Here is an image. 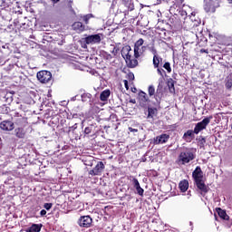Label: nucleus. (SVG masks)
<instances>
[{
    "instance_id": "nucleus-12",
    "label": "nucleus",
    "mask_w": 232,
    "mask_h": 232,
    "mask_svg": "<svg viewBox=\"0 0 232 232\" xmlns=\"http://www.w3.org/2000/svg\"><path fill=\"white\" fill-rule=\"evenodd\" d=\"M169 140V135L161 134L153 139V144H156V145L166 144V142H168Z\"/></svg>"
},
{
    "instance_id": "nucleus-50",
    "label": "nucleus",
    "mask_w": 232,
    "mask_h": 232,
    "mask_svg": "<svg viewBox=\"0 0 232 232\" xmlns=\"http://www.w3.org/2000/svg\"><path fill=\"white\" fill-rule=\"evenodd\" d=\"M191 21H193V18H191Z\"/></svg>"
},
{
    "instance_id": "nucleus-13",
    "label": "nucleus",
    "mask_w": 232,
    "mask_h": 232,
    "mask_svg": "<svg viewBox=\"0 0 232 232\" xmlns=\"http://www.w3.org/2000/svg\"><path fill=\"white\" fill-rule=\"evenodd\" d=\"M0 128L4 131H12L15 128L14 123L10 121H4L0 123Z\"/></svg>"
},
{
    "instance_id": "nucleus-38",
    "label": "nucleus",
    "mask_w": 232,
    "mask_h": 232,
    "mask_svg": "<svg viewBox=\"0 0 232 232\" xmlns=\"http://www.w3.org/2000/svg\"><path fill=\"white\" fill-rule=\"evenodd\" d=\"M84 133H85L86 135H90V133H92V128L86 127V128L84 129Z\"/></svg>"
},
{
    "instance_id": "nucleus-49",
    "label": "nucleus",
    "mask_w": 232,
    "mask_h": 232,
    "mask_svg": "<svg viewBox=\"0 0 232 232\" xmlns=\"http://www.w3.org/2000/svg\"><path fill=\"white\" fill-rule=\"evenodd\" d=\"M189 225H190V226H193V222L190 221V222H189Z\"/></svg>"
},
{
    "instance_id": "nucleus-6",
    "label": "nucleus",
    "mask_w": 232,
    "mask_h": 232,
    "mask_svg": "<svg viewBox=\"0 0 232 232\" xmlns=\"http://www.w3.org/2000/svg\"><path fill=\"white\" fill-rule=\"evenodd\" d=\"M36 77L42 84H46L52 81V72L50 71H40L37 72Z\"/></svg>"
},
{
    "instance_id": "nucleus-26",
    "label": "nucleus",
    "mask_w": 232,
    "mask_h": 232,
    "mask_svg": "<svg viewBox=\"0 0 232 232\" xmlns=\"http://www.w3.org/2000/svg\"><path fill=\"white\" fill-rule=\"evenodd\" d=\"M82 102H92V94L91 93H83L82 94Z\"/></svg>"
},
{
    "instance_id": "nucleus-44",
    "label": "nucleus",
    "mask_w": 232,
    "mask_h": 232,
    "mask_svg": "<svg viewBox=\"0 0 232 232\" xmlns=\"http://www.w3.org/2000/svg\"><path fill=\"white\" fill-rule=\"evenodd\" d=\"M200 53H209V52L206 49H201Z\"/></svg>"
},
{
    "instance_id": "nucleus-45",
    "label": "nucleus",
    "mask_w": 232,
    "mask_h": 232,
    "mask_svg": "<svg viewBox=\"0 0 232 232\" xmlns=\"http://www.w3.org/2000/svg\"><path fill=\"white\" fill-rule=\"evenodd\" d=\"M53 3H59V1H61V0H51Z\"/></svg>"
},
{
    "instance_id": "nucleus-2",
    "label": "nucleus",
    "mask_w": 232,
    "mask_h": 232,
    "mask_svg": "<svg viewBox=\"0 0 232 232\" xmlns=\"http://www.w3.org/2000/svg\"><path fill=\"white\" fill-rule=\"evenodd\" d=\"M191 160H195V150L191 148H187L179 153L177 164L185 166V164H189Z\"/></svg>"
},
{
    "instance_id": "nucleus-25",
    "label": "nucleus",
    "mask_w": 232,
    "mask_h": 232,
    "mask_svg": "<svg viewBox=\"0 0 232 232\" xmlns=\"http://www.w3.org/2000/svg\"><path fill=\"white\" fill-rule=\"evenodd\" d=\"M168 88L170 93H175V81L173 79H169L168 81Z\"/></svg>"
},
{
    "instance_id": "nucleus-17",
    "label": "nucleus",
    "mask_w": 232,
    "mask_h": 232,
    "mask_svg": "<svg viewBox=\"0 0 232 232\" xmlns=\"http://www.w3.org/2000/svg\"><path fill=\"white\" fill-rule=\"evenodd\" d=\"M121 4L126 6L129 12H133V10H135V5L131 0H121Z\"/></svg>"
},
{
    "instance_id": "nucleus-19",
    "label": "nucleus",
    "mask_w": 232,
    "mask_h": 232,
    "mask_svg": "<svg viewBox=\"0 0 232 232\" xmlns=\"http://www.w3.org/2000/svg\"><path fill=\"white\" fill-rule=\"evenodd\" d=\"M217 213L220 218H223V220H229V216L226 213V210H223L222 208H217Z\"/></svg>"
},
{
    "instance_id": "nucleus-34",
    "label": "nucleus",
    "mask_w": 232,
    "mask_h": 232,
    "mask_svg": "<svg viewBox=\"0 0 232 232\" xmlns=\"http://www.w3.org/2000/svg\"><path fill=\"white\" fill-rule=\"evenodd\" d=\"M161 97H162V93L160 92L159 89H158L157 92H156V94H155L156 101L159 102V101H160Z\"/></svg>"
},
{
    "instance_id": "nucleus-36",
    "label": "nucleus",
    "mask_w": 232,
    "mask_h": 232,
    "mask_svg": "<svg viewBox=\"0 0 232 232\" xmlns=\"http://www.w3.org/2000/svg\"><path fill=\"white\" fill-rule=\"evenodd\" d=\"M150 52H151L153 57H155L156 55H159V53H157V49H155V47H151Z\"/></svg>"
},
{
    "instance_id": "nucleus-11",
    "label": "nucleus",
    "mask_w": 232,
    "mask_h": 232,
    "mask_svg": "<svg viewBox=\"0 0 232 232\" xmlns=\"http://www.w3.org/2000/svg\"><path fill=\"white\" fill-rule=\"evenodd\" d=\"M101 41H102L101 34H92L85 37L86 44H99Z\"/></svg>"
},
{
    "instance_id": "nucleus-37",
    "label": "nucleus",
    "mask_w": 232,
    "mask_h": 232,
    "mask_svg": "<svg viewBox=\"0 0 232 232\" xmlns=\"http://www.w3.org/2000/svg\"><path fill=\"white\" fill-rule=\"evenodd\" d=\"M128 79H129V81H134L135 74H133V72H129L128 73Z\"/></svg>"
},
{
    "instance_id": "nucleus-22",
    "label": "nucleus",
    "mask_w": 232,
    "mask_h": 232,
    "mask_svg": "<svg viewBox=\"0 0 232 232\" xmlns=\"http://www.w3.org/2000/svg\"><path fill=\"white\" fill-rule=\"evenodd\" d=\"M188 188H189V183L188 180L185 179L179 182V189H181L183 193L188 191Z\"/></svg>"
},
{
    "instance_id": "nucleus-24",
    "label": "nucleus",
    "mask_w": 232,
    "mask_h": 232,
    "mask_svg": "<svg viewBox=\"0 0 232 232\" xmlns=\"http://www.w3.org/2000/svg\"><path fill=\"white\" fill-rule=\"evenodd\" d=\"M156 115H157V109L149 107L147 119H153V117H155Z\"/></svg>"
},
{
    "instance_id": "nucleus-9",
    "label": "nucleus",
    "mask_w": 232,
    "mask_h": 232,
    "mask_svg": "<svg viewBox=\"0 0 232 232\" xmlns=\"http://www.w3.org/2000/svg\"><path fill=\"white\" fill-rule=\"evenodd\" d=\"M139 102H140V106H141V108H148V106H150V97H148V94L144 92H140L139 93Z\"/></svg>"
},
{
    "instance_id": "nucleus-20",
    "label": "nucleus",
    "mask_w": 232,
    "mask_h": 232,
    "mask_svg": "<svg viewBox=\"0 0 232 232\" xmlns=\"http://www.w3.org/2000/svg\"><path fill=\"white\" fill-rule=\"evenodd\" d=\"M72 29L76 32H84V24H82L81 22H75L72 24Z\"/></svg>"
},
{
    "instance_id": "nucleus-46",
    "label": "nucleus",
    "mask_w": 232,
    "mask_h": 232,
    "mask_svg": "<svg viewBox=\"0 0 232 232\" xmlns=\"http://www.w3.org/2000/svg\"><path fill=\"white\" fill-rule=\"evenodd\" d=\"M71 12H72V14H75V11H73V8L71 7Z\"/></svg>"
},
{
    "instance_id": "nucleus-23",
    "label": "nucleus",
    "mask_w": 232,
    "mask_h": 232,
    "mask_svg": "<svg viewBox=\"0 0 232 232\" xmlns=\"http://www.w3.org/2000/svg\"><path fill=\"white\" fill-rule=\"evenodd\" d=\"M152 63H153L154 68H159V65L160 64V63H162V57H160V55L159 54L156 56H153Z\"/></svg>"
},
{
    "instance_id": "nucleus-41",
    "label": "nucleus",
    "mask_w": 232,
    "mask_h": 232,
    "mask_svg": "<svg viewBox=\"0 0 232 232\" xmlns=\"http://www.w3.org/2000/svg\"><path fill=\"white\" fill-rule=\"evenodd\" d=\"M123 82L126 90H130V87L128 86V80H124Z\"/></svg>"
},
{
    "instance_id": "nucleus-42",
    "label": "nucleus",
    "mask_w": 232,
    "mask_h": 232,
    "mask_svg": "<svg viewBox=\"0 0 232 232\" xmlns=\"http://www.w3.org/2000/svg\"><path fill=\"white\" fill-rule=\"evenodd\" d=\"M92 161L90 163H85L86 166H93V162H95V160H93V158H91Z\"/></svg>"
},
{
    "instance_id": "nucleus-18",
    "label": "nucleus",
    "mask_w": 232,
    "mask_h": 232,
    "mask_svg": "<svg viewBox=\"0 0 232 232\" xmlns=\"http://www.w3.org/2000/svg\"><path fill=\"white\" fill-rule=\"evenodd\" d=\"M41 227H43V224H33L25 229V232H41Z\"/></svg>"
},
{
    "instance_id": "nucleus-15",
    "label": "nucleus",
    "mask_w": 232,
    "mask_h": 232,
    "mask_svg": "<svg viewBox=\"0 0 232 232\" xmlns=\"http://www.w3.org/2000/svg\"><path fill=\"white\" fill-rule=\"evenodd\" d=\"M14 135L17 139H24V137H26V130H24V127L15 128Z\"/></svg>"
},
{
    "instance_id": "nucleus-40",
    "label": "nucleus",
    "mask_w": 232,
    "mask_h": 232,
    "mask_svg": "<svg viewBox=\"0 0 232 232\" xmlns=\"http://www.w3.org/2000/svg\"><path fill=\"white\" fill-rule=\"evenodd\" d=\"M226 88H227V90H230V88H232V82H226Z\"/></svg>"
},
{
    "instance_id": "nucleus-14",
    "label": "nucleus",
    "mask_w": 232,
    "mask_h": 232,
    "mask_svg": "<svg viewBox=\"0 0 232 232\" xmlns=\"http://www.w3.org/2000/svg\"><path fill=\"white\" fill-rule=\"evenodd\" d=\"M195 135H197L195 133V130H187L184 135H183V140H186V142H191V140H193V139H195Z\"/></svg>"
},
{
    "instance_id": "nucleus-4",
    "label": "nucleus",
    "mask_w": 232,
    "mask_h": 232,
    "mask_svg": "<svg viewBox=\"0 0 232 232\" xmlns=\"http://www.w3.org/2000/svg\"><path fill=\"white\" fill-rule=\"evenodd\" d=\"M203 8L207 14H215L220 8V0H204Z\"/></svg>"
},
{
    "instance_id": "nucleus-7",
    "label": "nucleus",
    "mask_w": 232,
    "mask_h": 232,
    "mask_svg": "<svg viewBox=\"0 0 232 232\" xmlns=\"http://www.w3.org/2000/svg\"><path fill=\"white\" fill-rule=\"evenodd\" d=\"M14 124L20 128H26L28 124V120L21 115L18 112L14 113L13 117Z\"/></svg>"
},
{
    "instance_id": "nucleus-27",
    "label": "nucleus",
    "mask_w": 232,
    "mask_h": 232,
    "mask_svg": "<svg viewBox=\"0 0 232 232\" xmlns=\"http://www.w3.org/2000/svg\"><path fill=\"white\" fill-rule=\"evenodd\" d=\"M142 44H144V39L140 38L134 44V48H142Z\"/></svg>"
},
{
    "instance_id": "nucleus-32",
    "label": "nucleus",
    "mask_w": 232,
    "mask_h": 232,
    "mask_svg": "<svg viewBox=\"0 0 232 232\" xmlns=\"http://www.w3.org/2000/svg\"><path fill=\"white\" fill-rule=\"evenodd\" d=\"M163 68H165L169 73H171V64L169 62L164 63Z\"/></svg>"
},
{
    "instance_id": "nucleus-39",
    "label": "nucleus",
    "mask_w": 232,
    "mask_h": 232,
    "mask_svg": "<svg viewBox=\"0 0 232 232\" xmlns=\"http://www.w3.org/2000/svg\"><path fill=\"white\" fill-rule=\"evenodd\" d=\"M129 131H130V133H138L139 130L138 129H133V127H129Z\"/></svg>"
},
{
    "instance_id": "nucleus-31",
    "label": "nucleus",
    "mask_w": 232,
    "mask_h": 232,
    "mask_svg": "<svg viewBox=\"0 0 232 232\" xmlns=\"http://www.w3.org/2000/svg\"><path fill=\"white\" fill-rule=\"evenodd\" d=\"M92 17H93V14H88L83 16V21H84L85 24H88V23H89L90 19H92Z\"/></svg>"
},
{
    "instance_id": "nucleus-29",
    "label": "nucleus",
    "mask_w": 232,
    "mask_h": 232,
    "mask_svg": "<svg viewBox=\"0 0 232 232\" xmlns=\"http://www.w3.org/2000/svg\"><path fill=\"white\" fill-rule=\"evenodd\" d=\"M148 92L150 97H153L155 95V87L153 85L149 86Z\"/></svg>"
},
{
    "instance_id": "nucleus-48",
    "label": "nucleus",
    "mask_w": 232,
    "mask_h": 232,
    "mask_svg": "<svg viewBox=\"0 0 232 232\" xmlns=\"http://www.w3.org/2000/svg\"><path fill=\"white\" fill-rule=\"evenodd\" d=\"M230 5H232V0H227Z\"/></svg>"
},
{
    "instance_id": "nucleus-33",
    "label": "nucleus",
    "mask_w": 232,
    "mask_h": 232,
    "mask_svg": "<svg viewBox=\"0 0 232 232\" xmlns=\"http://www.w3.org/2000/svg\"><path fill=\"white\" fill-rule=\"evenodd\" d=\"M157 72L159 73V75H160V77L164 78V75H166V71H164V69L162 68H157Z\"/></svg>"
},
{
    "instance_id": "nucleus-5",
    "label": "nucleus",
    "mask_w": 232,
    "mask_h": 232,
    "mask_svg": "<svg viewBox=\"0 0 232 232\" xmlns=\"http://www.w3.org/2000/svg\"><path fill=\"white\" fill-rule=\"evenodd\" d=\"M211 119H213V117H207V118H204L201 121L198 122L194 128V133L196 135H198L199 131L206 130L209 122H211Z\"/></svg>"
},
{
    "instance_id": "nucleus-47",
    "label": "nucleus",
    "mask_w": 232,
    "mask_h": 232,
    "mask_svg": "<svg viewBox=\"0 0 232 232\" xmlns=\"http://www.w3.org/2000/svg\"><path fill=\"white\" fill-rule=\"evenodd\" d=\"M130 102H132V104H135V100H130Z\"/></svg>"
},
{
    "instance_id": "nucleus-21",
    "label": "nucleus",
    "mask_w": 232,
    "mask_h": 232,
    "mask_svg": "<svg viewBox=\"0 0 232 232\" xmlns=\"http://www.w3.org/2000/svg\"><path fill=\"white\" fill-rule=\"evenodd\" d=\"M111 94V92L110 90H104L103 92H102V93L100 94V99L101 101H108V99L110 98V95Z\"/></svg>"
},
{
    "instance_id": "nucleus-8",
    "label": "nucleus",
    "mask_w": 232,
    "mask_h": 232,
    "mask_svg": "<svg viewBox=\"0 0 232 232\" xmlns=\"http://www.w3.org/2000/svg\"><path fill=\"white\" fill-rule=\"evenodd\" d=\"M105 168L106 167L102 161H98L96 166L89 171V175H92V177L101 176Z\"/></svg>"
},
{
    "instance_id": "nucleus-3",
    "label": "nucleus",
    "mask_w": 232,
    "mask_h": 232,
    "mask_svg": "<svg viewBox=\"0 0 232 232\" xmlns=\"http://www.w3.org/2000/svg\"><path fill=\"white\" fill-rule=\"evenodd\" d=\"M130 52H131V47L130 45H127L123 47L121 55L122 57H125V63L128 66V68H135L139 65V61H137V58H133L131 54H130Z\"/></svg>"
},
{
    "instance_id": "nucleus-10",
    "label": "nucleus",
    "mask_w": 232,
    "mask_h": 232,
    "mask_svg": "<svg viewBox=\"0 0 232 232\" xmlns=\"http://www.w3.org/2000/svg\"><path fill=\"white\" fill-rule=\"evenodd\" d=\"M93 219L90 216H82L78 219V225L80 227H92Z\"/></svg>"
},
{
    "instance_id": "nucleus-43",
    "label": "nucleus",
    "mask_w": 232,
    "mask_h": 232,
    "mask_svg": "<svg viewBox=\"0 0 232 232\" xmlns=\"http://www.w3.org/2000/svg\"><path fill=\"white\" fill-rule=\"evenodd\" d=\"M40 215H41V217H44V215H46V210L42 209V210L40 211Z\"/></svg>"
},
{
    "instance_id": "nucleus-16",
    "label": "nucleus",
    "mask_w": 232,
    "mask_h": 232,
    "mask_svg": "<svg viewBox=\"0 0 232 232\" xmlns=\"http://www.w3.org/2000/svg\"><path fill=\"white\" fill-rule=\"evenodd\" d=\"M144 52H146V46L134 47V57H135V59H139V57H142V55H144Z\"/></svg>"
},
{
    "instance_id": "nucleus-35",
    "label": "nucleus",
    "mask_w": 232,
    "mask_h": 232,
    "mask_svg": "<svg viewBox=\"0 0 232 232\" xmlns=\"http://www.w3.org/2000/svg\"><path fill=\"white\" fill-rule=\"evenodd\" d=\"M53 206V204L52 203H45L44 204V209H46L47 211H50V209H52V207Z\"/></svg>"
},
{
    "instance_id": "nucleus-1",
    "label": "nucleus",
    "mask_w": 232,
    "mask_h": 232,
    "mask_svg": "<svg viewBox=\"0 0 232 232\" xmlns=\"http://www.w3.org/2000/svg\"><path fill=\"white\" fill-rule=\"evenodd\" d=\"M192 177L201 195H206V193L209 191V188L206 186V181H204V172H202V169H200L199 166L196 167L195 170L192 172Z\"/></svg>"
},
{
    "instance_id": "nucleus-28",
    "label": "nucleus",
    "mask_w": 232,
    "mask_h": 232,
    "mask_svg": "<svg viewBox=\"0 0 232 232\" xmlns=\"http://www.w3.org/2000/svg\"><path fill=\"white\" fill-rule=\"evenodd\" d=\"M137 194L140 195V197H142L144 195V188L140 187V185H138L137 187H134Z\"/></svg>"
},
{
    "instance_id": "nucleus-30",
    "label": "nucleus",
    "mask_w": 232,
    "mask_h": 232,
    "mask_svg": "<svg viewBox=\"0 0 232 232\" xmlns=\"http://www.w3.org/2000/svg\"><path fill=\"white\" fill-rule=\"evenodd\" d=\"M130 182H132V186L133 188H136L137 186H140V183L139 182V179H137L136 178L130 177Z\"/></svg>"
}]
</instances>
